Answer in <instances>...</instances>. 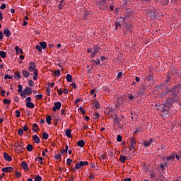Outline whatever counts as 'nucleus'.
<instances>
[{
    "mask_svg": "<svg viewBox=\"0 0 181 181\" xmlns=\"http://www.w3.org/2000/svg\"><path fill=\"white\" fill-rule=\"evenodd\" d=\"M160 5H163V6H166L167 5H169V0H160Z\"/></svg>",
    "mask_w": 181,
    "mask_h": 181,
    "instance_id": "28",
    "label": "nucleus"
},
{
    "mask_svg": "<svg viewBox=\"0 0 181 181\" xmlns=\"http://www.w3.org/2000/svg\"><path fill=\"white\" fill-rule=\"evenodd\" d=\"M18 93H22V90H23V86H22L21 84H19V85L18 86Z\"/></svg>",
    "mask_w": 181,
    "mask_h": 181,
    "instance_id": "49",
    "label": "nucleus"
},
{
    "mask_svg": "<svg viewBox=\"0 0 181 181\" xmlns=\"http://www.w3.org/2000/svg\"><path fill=\"white\" fill-rule=\"evenodd\" d=\"M129 151L134 149L135 148V145H136V141L134 140V137H132L129 141Z\"/></svg>",
    "mask_w": 181,
    "mask_h": 181,
    "instance_id": "7",
    "label": "nucleus"
},
{
    "mask_svg": "<svg viewBox=\"0 0 181 181\" xmlns=\"http://www.w3.org/2000/svg\"><path fill=\"white\" fill-rule=\"evenodd\" d=\"M39 45L40 47H41V49H46L47 47V43H46V42H40Z\"/></svg>",
    "mask_w": 181,
    "mask_h": 181,
    "instance_id": "23",
    "label": "nucleus"
},
{
    "mask_svg": "<svg viewBox=\"0 0 181 181\" xmlns=\"http://www.w3.org/2000/svg\"><path fill=\"white\" fill-rule=\"evenodd\" d=\"M29 71H35L36 70V64H35L34 62H30V65L28 66Z\"/></svg>",
    "mask_w": 181,
    "mask_h": 181,
    "instance_id": "8",
    "label": "nucleus"
},
{
    "mask_svg": "<svg viewBox=\"0 0 181 181\" xmlns=\"http://www.w3.org/2000/svg\"><path fill=\"white\" fill-rule=\"evenodd\" d=\"M23 92L27 94V95H30L32 94V88L28 86L23 90Z\"/></svg>",
    "mask_w": 181,
    "mask_h": 181,
    "instance_id": "14",
    "label": "nucleus"
},
{
    "mask_svg": "<svg viewBox=\"0 0 181 181\" xmlns=\"http://www.w3.org/2000/svg\"><path fill=\"white\" fill-rule=\"evenodd\" d=\"M65 135L68 138H71V130L70 129H66L65 131Z\"/></svg>",
    "mask_w": 181,
    "mask_h": 181,
    "instance_id": "26",
    "label": "nucleus"
},
{
    "mask_svg": "<svg viewBox=\"0 0 181 181\" xmlns=\"http://www.w3.org/2000/svg\"><path fill=\"white\" fill-rule=\"evenodd\" d=\"M13 77H14V78H16V77L18 79L22 78V76L21 75V72L20 71L15 72Z\"/></svg>",
    "mask_w": 181,
    "mask_h": 181,
    "instance_id": "33",
    "label": "nucleus"
},
{
    "mask_svg": "<svg viewBox=\"0 0 181 181\" xmlns=\"http://www.w3.org/2000/svg\"><path fill=\"white\" fill-rule=\"evenodd\" d=\"M93 105H94V107H95V108H100V103H98V101H97V100H94L93 101Z\"/></svg>",
    "mask_w": 181,
    "mask_h": 181,
    "instance_id": "37",
    "label": "nucleus"
},
{
    "mask_svg": "<svg viewBox=\"0 0 181 181\" xmlns=\"http://www.w3.org/2000/svg\"><path fill=\"white\" fill-rule=\"evenodd\" d=\"M90 63H95V64H96V66H98L99 64H100V59H96V61L95 60H94V59H92L91 61H90Z\"/></svg>",
    "mask_w": 181,
    "mask_h": 181,
    "instance_id": "38",
    "label": "nucleus"
},
{
    "mask_svg": "<svg viewBox=\"0 0 181 181\" xmlns=\"http://www.w3.org/2000/svg\"><path fill=\"white\" fill-rule=\"evenodd\" d=\"M16 117L17 118H19L21 117V112L19 110H16Z\"/></svg>",
    "mask_w": 181,
    "mask_h": 181,
    "instance_id": "61",
    "label": "nucleus"
},
{
    "mask_svg": "<svg viewBox=\"0 0 181 181\" xmlns=\"http://www.w3.org/2000/svg\"><path fill=\"white\" fill-rule=\"evenodd\" d=\"M121 23H118L117 21L115 22V26H117V28H119V29H121Z\"/></svg>",
    "mask_w": 181,
    "mask_h": 181,
    "instance_id": "50",
    "label": "nucleus"
},
{
    "mask_svg": "<svg viewBox=\"0 0 181 181\" xmlns=\"http://www.w3.org/2000/svg\"><path fill=\"white\" fill-rule=\"evenodd\" d=\"M15 50L18 54H23V50L19 48V47L16 46Z\"/></svg>",
    "mask_w": 181,
    "mask_h": 181,
    "instance_id": "25",
    "label": "nucleus"
},
{
    "mask_svg": "<svg viewBox=\"0 0 181 181\" xmlns=\"http://www.w3.org/2000/svg\"><path fill=\"white\" fill-rule=\"evenodd\" d=\"M148 15L151 19V21H155V19H158L159 16H162V12L160 11L156 10V11L153 10H150L148 11Z\"/></svg>",
    "mask_w": 181,
    "mask_h": 181,
    "instance_id": "2",
    "label": "nucleus"
},
{
    "mask_svg": "<svg viewBox=\"0 0 181 181\" xmlns=\"http://www.w3.org/2000/svg\"><path fill=\"white\" fill-rule=\"evenodd\" d=\"M22 147L21 152H25V147L23 146V143L22 141H18L15 144L16 148H21Z\"/></svg>",
    "mask_w": 181,
    "mask_h": 181,
    "instance_id": "9",
    "label": "nucleus"
},
{
    "mask_svg": "<svg viewBox=\"0 0 181 181\" xmlns=\"http://www.w3.org/2000/svg\"><path fill=\"white\" fill-rule=\"evenodd\" d=\"M155 177H156V171H151L150 173V179H151V180H153V179H155Z\"/></svg>",
    "mask_w": 181,
    "mask_h": 181,
    "instance_id": "30",
    "label": "nucleus"
},
{
    "mask_svg": "<svg viewBox=\"0 0 181 181\" xmlns=\"http://www.w3.org/2000/svg\"><path fill=\"white\" fill-rule=\"evenodd\" d=\"M18 135H20V136H21V135H23V129H19L18 130Z\"/></svg>",
    "mask_w": 181,
    "mask_h": 181,
    "instance_id": "57",
    "label": "nucleus"
},
{
    "mask_svg": "<svg viewBox=\"0 0 181 181\" xmlns=\"http://www.w3.org/2000/svg\"><path fill=\"white\" fill-rule=\"evenodd\" d=\"M54 75L57 77H59V76H60V69H58V70L55 71Z\"/></svg>",
    "mask_w": 181,
    "mask_h": 181,
    "instance_id": "60",
    "label": "nucleus"
},
{
    "mask_svg": "<svg viewBox=\"0 0 181 181\" xmlns=\"http://www.w3.org/2000/svg\"><path fill=\"white\" fill-rule=\"evenodd\" d=\"M148 88V86L143 85L141 86V87L139 88V91H138V95H141V97H144L145 96V91H146Z\"/></svg>",
    "mask_w": 181,
    "mask_h": 181,
    "instance_id": "4",
    "label": "nucleus"
},
{
    "mask_svg": "<svg viewBox=\"0 0 181 181\" xmlns=\"http://www.w3.org/2000/svg\"><path fill=\"white\" fill-rule=\"evenodd\" d=\"M8 80H12V78H13V77L11 75L6 74L4 76V80H8Z\"/></svg>",
    "mask_w": 181,
    "mask_h": 181,
    "instance_id": "42",
    "label": "nucleus"
},
{
    "mask_svg": "<svg viewBox=\"0 0 181 181\" xmlns=\"http://www.w3.org/2000/svg\"><path fill=\"white\" fill-rule=\"evenodd\" d=\"M88 166V161H80L76 164V169H83V167Z\"/></svg>",
    "mask_w": 181,
    "mask_h": 181,
    "instance_id": "5",
    "label": "nucleus"
},
{
    "mask_svg": "<svg viewBox=\"0 0 181 181\" xmlns=\"http://www.w3.org/2000/svg\"><path fill=\"white\" fill-rule=\"evenodd\" d=\"M99 117H100V113H98V112H95V115H93V119H98Z\"/></svg>",
    "mask_w": 181,
    "mask_h": 181,
    "instance_id": "45",
    "label": "nucleus"
},
{
    "mask_svg": "<svg viewBox=\"0 0 181 181\" xmlns=\"http://www.w3.org/2000/svg\"><path fill=\"white\" fill-rule=\"evenodd\" d=\"M25 105L28 108H35V104L32 102L27 103Z\"/></svg>",
    "mask_w": 181,
    "mask_h": 181,
    "instance_id": "36",
    "label": "nucleus"
},
{
    "mask_svg": "<svg viewBox=\"0 0 181 181\" xmlns=\"http://www.w3.org/2000/svg\"><path fill=\"white\" fill-rule=\"evenodd\" d=\"M4 35L6 36V37H11L12 33H11V30L8 28H5L3 31Z\"/></svg>",
    "mask_w": 181,
    "mask_h": 181,
    "instance_id": "13",
    "label": "nucleus"
},
{
    "mask_svg": "<svg viewBox=\"0 0 181 181\" xmlns=\"http://www.w3.org/2000/svg\"><path fill=\"white\" fill-rule=\"evenodd\" d=\"M33 140L34 142H35V144H39L40 142V138H39V136L36 134L33 136Z\"/></svg>",
    "mask_w": 181,
    "mask_h": 181,
    "instance_id": "20",
    "label": "nucleus"
},
{
    "mask_svg": "<svg viewBox=\"0 0 181 181\" xmlns=\"http://www.w3.org/2000/svg\"><path fill=\"white\" fill-rule=\"evenodd\" d=\"M78 110H79L80 112H81V114H82L83 115H86V110H84V108H83L82 107H80L78 108Z\"/></svg>",
    "mask_w": 181,
    "mask_h": 181,
    "instance_id": "44",
    "label": "nucleus"
},
{
    "mask_svg": "<svg viewBox=\"0 0 181 181\" xmlns=\"http://www.w3.org/2000/svg\"><path fill=\"white\" fill-rule=\"evenodd\" d=\"M4 158L5 160H7V162H11L12 160V157L8 156L7 153H4Z\"/></svg>",
    "mask_w": 181,
    "mask_h": 181,
    "instance_id": "17",
    "label": "nucleus"
},
{
    "mask_svg": "<svg viewBox=\"0 0 181 181\" xmlns=\"http://www.w3.org/2000/svg\"><path fill=\"white\" fill-rule=\"evenodd\" d=\"M166 86H167L166 83H164L157 86V88H158V90H163V88H165V86L166 87Z\"/></svg>",
    "mask_w": 181,
    "mask_h": 181,
    "instance_id": "34",
    "label": "nucleus"
},
{
    "mask_svg": "<svg viewBox=\"0 0 181 181\" xmlns=\"http://www.w3.org/2000/svg\"><path fill=\"white\" fill-rule=\"evenodd\" d=\"M64 5H66V2H64V0H61L60 4H58V9H59V11H62Z\"/></svg>",
    "mask_w": 181,
    "mask_h": 181,
    "instance_id": "19",
    "label": "nucleus"
},
{
    "mask_svg": "<svg viewBox=\"0 0 181 181\" xmlns=\"http://www.w3.org/2000/svg\"><path fill=\"white\" fill-rule=\"evenodd\" d=\"M165 91L160 92L158 94L160 98H163L169 94L170 97L166 100V103L165 105V108H170L172 104L176 103L179 100L181 93V85L177 84L171 89L169 85H165Z\"/></svg>",
    "mask_w": 181,
    "mask_h": 181,
    "instance_id": "1",
    "label": "nucleus"
},
{
    "mask_svg": "<svg viewBox=\"0 0 181 181\" xmlns=\"http://www.w3.org/2000/svg\"><path fill=\"white\" fill-rule=\"evenodd\" d=\"M122 77V72H119L117 74V78H121Z\"/></svg>",
    "mask_w": 181,
    "mask_h": 181,
    "instance_id": "64",
    "label": "nucleus"
},
{
    "mask_svg": "<svg viewBox=\"0 0 181 181\" xmlns=\"http://www.w3.org/2000/svg\"><path fill=\"white\" fill-rule=\"evenodd\" d=\"M85 144L86 143L84 142V140H80L79 141L77 142V145L78 146H79V148H83V146H84Z\"/></svg>",
    "mask_w": 181,
    "mask_h": 181,
    "instance_id": "31",
    "label": "nucleus"
},
{
    "mask_svg": "<svg viewBox=\"0 0 181 181\" xmlns=\"http://www.w3.org/2000/svg\"><path fill=\"white\" fill-rule=\"evenodd\" d=\"M35 98H37V100H42V98H43V95L42 94L36 95Z\"/></svg>",
    "mask_w": 181,
    "mask_h": 181,
    "instance_id": "56",
    "label": "nucleus"
},
{
    "mask_svg": "<svg viewBox=\"0 0 181 181\" xmlns=\"http://www.w3.org/2000/svg\"><path fill=\"white\" fill-rule=\"evenodd\" d=\"M3 103L6 105H8V104H11V100L8 99H4Z\"/></svg>",
    "mask_w": 181,
    "mask_h": 181,
    "instance_id": "46",
    "label": "nucleus"
},
{
    "mask_svg": "<svg viewBox=\"0 0 181 181\" xmlns=\"http://www.w3.org/2000/svg\"><path fill=\"white\" fill-rule=\"evenodd\" d=\"M28 84H29V86H30V87H33V86H35V82H33V81H32V80H29Z\"/></svg>",
    "mask_w": 181,
    "mask_h": 181,
    "instance_id": "58",
    "label": "nucleus"
},
{
    "mask_svg": "<svg viewBox=\"0 0 181 181\" xmlns=\"http://www.w3.org/2000/svg\"><path fill=\"white\" fill-rule=\"evenodd\" d=\"M128 98H129V101H132V100H134V95H129Z\"/></svg>",
    "mask_w": 181,
    "mask_h": 181,
    "instance_id": "63",
    "label": "nucleus"
},
{
    "mask_svg": "<svg viewBox=\"0 0 181 181\" xmlns=\"http://www.w3.org/2000/svg\"><path fill=\"white\" fill-rule=\"evenodd\" d=\"M39 126L37 125V124H36V123H34L33 124V131L34 132H37V131H39Z\"/></svg>",
    "mask_w": 181,
    "mask_h": 181,
    "instance_id": "29",
    "label": "nucleus"
},
{
    "mask_svg": "<svg viewBox=\"0 0 181 181\" xmlns=\"http://www.w3.org/2000/svg\"><path fill=\"white\" fill-rule=\"evenodd\" d=\"M42 138L43 139H47L49 138V134L46 133V132L42 133Z\"/></svg>",
    "mask_w": 181,
    "mask_h": 181,
    "instance_id": "43",
    "label": "nucleus"
},
{
    "mask_svg": "<svg viewBox=\"0 0 181 181\" xmlns=\"http://www.w3.org/2000/svg\"><path fill=\"white\" fill-rule=\"evenodd\" d=\"M132 16V10L131 8H127L126 11L125 18H131Z\"/></svg>",
    "mask_w": 181,
    "mask_h": 181,
    "instance_id": "16",
    "label": "nucleus"
},
{
    "mask_svg": "<svg viewBox=\"0 0 181 181\" xmlns=\"http://www.w3.org/2000/svg\"><path fill=\"white\" fill-rule=\"evenodd\" d=\"M54 159H56V160H59V159H62V155L61 154H56L54 156Z\"/></svg>",
    "mask_w": 181,
    "mask_h": 181,
    "instance_id": "51",
    "label": "nucleus"
},
{
    "mask_svg": "<svg viewBox=\"0 0 181 181\" xmlns=\"http://www.w3.org/2000/svg\"><path fill=\"white\" fill-rule=\"evenodd\" d=\"M22 168L24 170H29V167L28 166V163L25 161L21 162Z\"/></svg>",
    "mask_w": 181,
    "mask_h": 181,
    "instance_id": "21",
    "label": "nucleus"
},
{
    "mask_svg": "<svg viewBox=\"0 0 181 181\" xmlns=\"http://www.w3.org/2000/svg\"><path fill=\"white\" fill-rule=\"evenodd\" d=\"M116 22L122 25V23H125V18L119 17V18L116 19Z\"/></svg>",
    "mask_w": 181,
    "mask_h": 181,
    "instance_id": "24",
    "label": "nucleus"
},
{
    "mask_svg": "<svg viewBox=\"0 0 181 181\" xmlns=\"http://www.w3.org/2000/svg\"><path fill=\"white\" fill-rule=\"evenodd\" d=\"M140 1L141 2V4H143V5H144V6L148 8V5L151 4V2H152V0H140Z\"/></svg>",
    "mask_w": 181,
    "mask_h": 181,
    "instance_id": "15",
    "label": "nucleus"
},
{
    "mask_svg": "<svg viewBox=\"0 0 181 181\" xmlns=\"http://www.w3.org/2000/svg\"><path fill=\"white\" fill-rule=\"evenodd\" d=\"M153 142V139L151 138L149 141L146 140L144 141V145L146 148H148V146H151L152 145V143Z\"/></svg>",
    "mask_w": 181,
    "mask_h": 181,
    "instance_id": "11",
    "label": "nucleus"
},
{
    "mask_svg": "<svg viewBox=\"0 0 181 181\" xmlns=\"http://www.w3.org/2000/svg\"><path fill=\"white\" fill-rule=\"evenodd\" d=\"M121 121L122 119L119 117H115L113 122L115 125H116V124H117V125H119V124H121Z\"/></svg>",
    "mask_w": 181,
    "mask_h": 181,
    "instance_id": "22",
    "label": "nucleus"
},
{
    "mask_svg": "<svg viewBox=\"0 0 181 181\" xmlns=\"http://www.w3.org/2000/svg\"><path fill=\"white\" fill-rule=\"evenodd\" d=\"M166 160L170 163L172 162L173 160H175V155L173 154L170 156L167 157Z\"/></svg>",
    "mask_w": 181,
    "mask_h": 181,
    "instance_id": "35",
    "label": "nucleus"
},
{
    "mask_svg": "<svg viewBox=\"0 0 181 181\" xmlns=\"http://www.w3.org/2000/svg\"><path fill=\"white\" fill-rule=\"evenodd\" d=\"M34 180L35 181H42V177H40V175H35Z\"/></svg>",
    "mask_w": 181,
    "mask_h": 181,
    "instance_id": "48",
    "label": "nucleus"
},
{
    "mask_svg": "<svg viewBox=\"0 0 181 181\" xmlns=\"http://www.w3.org/2000/svg\"><path fill=\"white\" fill-rule=\"evenodd\" d=\"M66 81L69 82V83H71L73 81V76L71 75H70V74H68L66 75Z\"/></svg>",
    "mask_w": 181,
    "mask_h": 181,
    "instance_id": "32",
    "label": "nucleus"
},
{
    "mask_svg": "<svg viewBox=\"0 0 181 181\" xmlns=\"http://www.w3.org/2000/svg\"><path fill=\"white\" fill-rule=\"evenodd\" d=\"M100 47H93V51L91 54L92 59L93 57H95V55L98 53V52L100 51Z\"/></svg>",
    "mask_w": 181,
    "mask_h": 181,
    "instance_id": "10",
    "label": "nucleus"
},
{
    "mask_svg": "<svg viewBox=\"0 0 181 181\" xmlns=\"http://www.w3.org/2000/svg\"><path fill=\"white\" fill-rule=\"evenodd\" d=\"M117 142H122V136L118 135L117 139Z\"/></svg>",
    "mask_w": 181,
    "mask_h": 181,
    "instance_id": "55",
    "label": "nucleus"
},
{
    "mask_svg": "<svg viewBox=\"0 0 181 181\" xmlns=\"http://www.w3.org/2000/svg\"><path fill=\"white\" fill-rule=\"evenodd\" d=\"M83 100V98H78L75 100L76 105H78V103L81 102Z\"/></svg>",
    "mask_w": 181,
    "mask_h": 181,
    "instance_id": "59",
    "label": "nucleus"
},
{
    "mask_svg": "<svg viewBox=\"0 0 181 181\" xmlns=\"http://www.w3.org/2000/svg\"><path fill=\"white\" fill-rule=\"evenodd\" d=\"M32 101V98L30 97H28L26 99H25V103L26 104H28V103H31Z\"/></svg>",
    "mask_w": 181,
    "mask_h": 181,
    "instance_id": "62",
    "label": "nucleus"
},
{
    "mask_svg": "<svg viewBox=\"0 0 181 181\" xmlns=\"http://www.w3.org/2000/svg\"><path fill=\"white\" fill-rule=\"evenodd\" d=\"M22 75L23 76V77H25V78H28V77H29V76H30V74L29 73V71H28L26 70H23L22 71Z\"/></svg>",
    "mask_w": 181,
    "mask_h": 181,
    "instance_id": "27",
    "label": "nucleus"
},
{
    "mask_svg": "<svg viewBox=\"0 0 181 181\" xmlns=\"http://www.w3.org/2000/svg\"><path fill=\"white\" fill-rule=\"evenodd\" d=\"M0 56H1V57H2V59H6V52H5V51H1Z\"/></svg>",
    "mask_w": 181,
    "mask_h": 181,
    "instance_id": "41",
    "label": "nucleus"
},
{
    "mask_svg": "<svg viewBox=\"0 0 181 181\" xmlns=\"http://www.w3.org/2000/svg\"><path fill=\"white\" fill-rule=\"evenodd\" d=\"M72 162H73V160L71 158L66 159V165H68V166H70Z\"/></svg>",
    "mask_w": 181,
    "mask_h": 181,
    "instance_id": "47",
    "label": "nucleus"
},
{
    "mask_svg": "<svg viewBox=\"0 0 181 181\" xmlns=\"http://www.w3.org/2000/svg\"><path fill=\"white\" fill-rule=\"evenodd\" d=\"M124 26L127 28V30H129V28L132 26V24L124 23Z\"/></svg>",
    "mask_w": 181,
    "mask_h": 181,
    "instance_id": "52",
    "label": "nucleus"
},
{
    "mask_svg": "<svg viewBox=\"0 0 181 181\" xmlns=\"http://www.w3.org/2000/svg\"><path fill=\"white\" fill-rule=\"evenodd\" d=\"M165 83V85H167V86H168V84H169V83H170V76H167V78H166Z\"/></svg>",
    "mask_w": 181,
    "mask_h": 181,
    "instance_id": "53",
    "label": "nucleus"
},
{
    "mask_svg": "<svg viewBox=\"0 0 181 181\" xmlns=\"http://www.w3.org/2000/svg\"><path fill=\"white\" fill-rule=\"evenodd\" d=\"M1 170L4 173H11V172H12V170H13V167H5V168H3L1 169Z\"/></svg>",
    "mask_w": 181,
    "mask_h": 181,
    "instance_id": "12",
    "label": "nucleus"
},
{
    "mask_svg": "<svg viewBox=\"0 0 181 181\" xmlns=\"http://www.w3.org/2000/svg\"><path fill=\"white\" fill-rule=\"evenodd\" d=\"M119 160V162H121V163H125V161L128 160V157L124 156H120Z\"/></svg>",
    "mask_w": 181,
    "mask_h": 181,
    "instance_id": "18",
    "label": "nucleus"
},
{
    "mask_svg": "<svg viewBox=\"0 0 181 181\" xmlns=\"http://www.w3.org/2000/svg\"><path fill=\"white\" fill-rule=\"evenodd\" d=\"M35 48L37 49V50H38L39 53H42V47H40V45H36Z\"/></svg>",
    "mask_w": 181,
    "mask_h": 181,
    "instance_id": "54",
    "label": "nucleus"
},
{
    "mask_svg": "<svg viewBox=\"0 0 181 181\" xmlns=\"http://www.w3.org/2000/svg\"><path fill=\"white\" fill-rule=\"evenodd\" d=\"M54 105V107L52 108V111L56 112L57 110H59L60 108H62V103L60 102H55Z\"/></svg>",
    "mask_w": 181,
    "mask_h": 181,
    "instance_id": "6",
    "label": "nucleus"
},
{
    "mask_svg": "<svg viewBox=\"0 0 181 181\" xmlns=\"http://www.w3.org/2000/svg\"><path fill=\"white\" fill-rule=\"evenodd\" d=\"M46 122L48 124V125H50V124H52V117L47 116L46 117Z\"/></svg>",
    "mask_w": 181,
    "mask_h": 181,
    "instance_id": "39",
    "label": "nucleus"
},
{
    "mask_svg": "<svg viewBox=\"0 0 181 181\" xmlns=\"http://www.w3.org/2000/svg\"><path fill=\"white\" fill-rule=\"evenodd\" d=\"M98 4L100 11H107V9H108V4H107V1H99Z\"/></svg>",
    "mask_w": 181,
    "mask_h": 181,
    "instance_id": "3",
    "label": "nucleus"
},
{
    "mask_svg": "<svg viewBox=\"0 0 181 181\" xmlns=\"http://www.w3.org/2000/svg\"><path fill=\"white\" fill-rule=\"evenodd\" d=\"M26 148L28 152H32V151H33V146L32 144H28Z\"/></svg>",
    "mask_w": 181,
    "mask_h": 181,
    "instance_id": "40",
    "label": "nucleus"
}]
</instances>
